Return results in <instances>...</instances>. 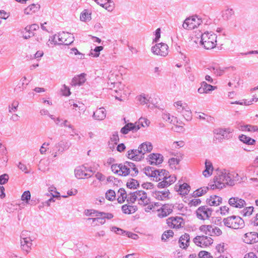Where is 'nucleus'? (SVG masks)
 Here are the masks:
<instances>
[{"label":"nucleus","instance_id":"1","mask_svg":"<svg viewBox=\"0 0 258 258\" xmlns=\"http://www.w3.org/2000/svg\"><path fill=\"white\" fill-rule=\"evenodd\" d=\"M84 214L88 217L92 218H88L87 220H92L93 226L99 225V224H104L106 221L105 219H110L113 218L112 214L101 212L94 209L86 210Z\"/></svg>","mask_w":258,"mask_h":258},{"label":"nucleus","instance_id":"2","mask_svg":"<svg viewBox=\"0 0 258 258\" xmlns=\"http://www.w3.org/2000/svg\"><path fill=\"white\" fill-rule=\"evenodd\" d=\"M128 203L137 202L141 206L145 207L150 203V199L144 190H137L131 193L128 199Z\"/></svg>","mask_w":258,"mask_h":258},{"label":"nucleus","instance_id":"3","mask_svg":"<svg viewBox=\"0 0 258 258\" xmlns=\"http://www.w3.org/2000/svg\"><path fill=\"white\" fill-rule=\"evenodd\" d=\"M217 39L216 34L212 32H205L201 35V43L206 49H212L217 45Z\"/></svg>","mask_w":258,"mask_h":258},{"label":"nucleus","instance_id":"4","mask_svg":"<svg viewBox=\"0 0 258 258\" xmlns=\"http://www.w3.org/2000/svg\"><path fill=\"white\" fill-rule=\"evenodd\" d=\"M134 167V164L130 162H125L124 164H114L111 165L112 171L120 176H126L130 173V169Z\"/></svg>","mask_w":258,"mask_h":258},{"label":"nucleus","instance_id":"5","mask_svg":"<svg viewBox=\"0 0 258 258\" xmlns=\"http://www.w3.org/2000/svg\"><path fill=\"white\" fill-rule=\"evenodd\" d=\"M223 222L226 226L234 229L242 228L244 223L243 220L240 217L235 215L224 219Z\"/></svg>","mask_w":258,"mask_h":258},{"label":"nucleus","instance_id":"6","mask_svg":"<svg viewBox=\"0 0 258 258\" xmlns=\"http://www.w3.org/2000/svg\"><path fill=\"white\" fill-rule=\"evenodd\" d=\"M199 229L202 233L211 236H219L222 234L220 228L210 224H203L200 226Z\"/></svg>","mask_w":258,"mask_h":258},{"label":"nucleus","instance_id":"7","mask_svg":"<svg viewBox=\"0 0 258 258\" xmlns=\"http://www.w3.org/2000/svg\"><path fill=\"white\" fill-rule=\"evenodd\" d=\"M202 23L201 18L193 15L187 18L183 22L182 27L184 29L190 30L198 28Z\"/></svg>","mask_w":258,"mask_h":258},{"label":"nucleus","instance_id":"8","mask_svg":"<svg viewBox=\"0 0 258 258\" xmlns=\"http://www.w3.org/2000/svg\"><path fill=\"white\" fill-rule=\"evenodd\" d=\"M213 210L207 206L199 207L196 211L197 218L201 221H206L212 217Z\"/></svg>","mask_w":258,"mask_h":258},{"label":"nucleus","instance_id":"9","mask_svg":"<svg viewBox=\"0 0 258 258\" xmlns=\"http://www.w3.org/2000/svg\"><path fill=\"white\" fill-rule=\"evenodd\" d=\"M73 37L71 34L62 32L55 34L53 37V41L55 44L58 45H69L73 41Z\"/></svg>","mask_w":258,"mask_h":258},{"label":"nucleus","instance_id":"10","mask_svg":"<svg viewBox=\"0 0 258 258\" xmlns=\"http://www.w3.org/2000/svg\"><path fill=\"white\" fill-rule=\"evenodd\" d=\"M166 224L168 226L172 229H179L184 225V221L182 217L175 216L167 219Z\"/></svg>","mask_w":258,"mask_h":258},{"label":"nucleus","instance_id":"11","mask_svg":"<svg viewBox=\"0 0 258 258\" xmlns=\"http://www.w3.org/2000/svg\"><path fill=\"white\" fill-rule=\"evenodd\" d=\"M163 118L173 124V126L172 127L176 132H179L184 125V123L182 121L178 120L176 117L173 116L170 117L169 114L164 113L163 115Z\"/></svg>","mask_w":258,"mask_h":258},{"label":"nucleus","instance_id":"12","mask_svg":"<svg viewBox=\"0 0 258 258\" xmlns=\"http://www.w3.org/2000/svg\"><path fill=\"white\" fill-rule=\"evenodd\" d=\"M195 244L201 247L209 246L213 243V239L206 235L197 236L194 239Z\"/></svg>","mask_w":258,"mask_h":258},{"label":"nucleus","instance_id":"13","mask_svg":"<svg viewBox=\"0 0 258 258\" xmlns=\"http://www.w3.org/2000/svg\"><path fill=\"white\" fill-rule=\"evenodd\" d=\"M242 241L246 244H252L258 242V233L248 231L242 236Z\"/></svg>","mask_w":258,"mask_h":258},{"label":"nucleus","instance_id":"14","mask_svg":"<svg viewBox=\"0 0 258 258\" xmlns=\"http://www.w3.org/2000/svg\"><path fill=\"white\" fill-rule=\"evenodd\" d=\"M173 206L171 204H164L157 210V215L160 218L165 217L173 212Z\"/></svg>","mask_w":258,"mask_h":258},{"label":"nucleus","instance_id":"15","mask_svg":"<svg viewBox=\"0 0 258 258\" xmlns=\"http://www.w3.org/2000/svg\"><path fill=\"white\" fill-rule=\"evenodd\" d=\"M152 50L156 55L165 56L168 53V46L165 43H161L153 46Z\"/></svg>","mask_w":258,"mask_h":258},{"label":"nucleus","instance_id":"16","mask_svg":"<svg viewBox=\"0 0 258 258\" xmlns=\"http://www.w3.org/2000/svg\"><path fill=\"white\" fill-rule=\"evenodd\" d=\"M228 204L232 207L237 209H241L246 206L244 200L237 197L230 198L228 200Z\"/></svg>","mask_w":258,"mask_h":258},{"label":"nucleus","instance_id":"17","mask_svg":"<svg viewBox=\"0 0 258 258\" xmlns=\"http://www.w3.org/2000/svg\"><path fill=\"white\" fill-rule=\"evenodd\" d=\"M76 176L79 179L88 178L91 176V170L86 168L85 166H82L77 168L75 171Z\"/></svg>","mask_w":258,"mask_h":258},{"label":"nucleus","instance_id":"18","mask_svg":"<svg viewBox=\"0 0 258 258\" xmlns=\"http://www.w3.org/2000/svg\"><path fill=\"white\" fill-rule=\"evenodd\" d=\"M225 175L220 174L215 177L214 181V184L210 185L211 189H215L216 188H221L224 186L225 182Z\"/></svg>","mask_w":258,"mask_h":258},{"label":"nucleus","instance_id":"19","mask_svg":"<svg viewBox=\"0 0 258 258\" xmlns=\"http://www.w3.org/2000/svg\"><path fill=\"white\" fill-rule=\"evenodd\" d=\"M152 194L157 200L166 201L170 199V193L168 189L162 191L155 190L152 192Z\"/></svg>","mask_w":258,"mask_h":258},{"label":"nucleus","instance_id":"20","mask_svg":"<svg viewBox=\"0 0 258 258\" xmlns=\"http://www.w3.org/2000/svg\"><path fill=\"white\" fill-rule=\"evenodd\" d=\"M176 180V177L174 175L169 174L162 181L158 183L157 186L159 188H164L173 184Z\"/></svg>","mask_w":258,"mask_h":258},{"label":"nucleus","instance_id":"21","mask_svg":"<svg viewBox=\"0 0 258 258\" xmlns=\"http://www.w3.org/2000/svg\"><path fill=\"white\" fill-rule=\"evenodd\" d=\"M163 157L160 154L152 153L148 156V161L151 165H159L162 163Z\"/></svg>","mask_w":258,"mask_h":258},{"label":"nucleus","instance_id":"22","mask_svg":"<svg viewBox=\"0 0 258 258\" xmlns=\"http://www.w3.org/2000/svg\"><path fill=\"white\" fill-rule=\"evenodd\" d=\"M122 86H123V89L121 87H117L116 86L113 87L114 91L118 93V96H116L115 97L119 100H122L123 99H124L125 97L130 93L128 88L125 87L123 85H122Z\"/></svg>","mask_w":258,"mask_h":258},{"label":"nucleus","instance_id":"23","mask_svg":"<svg viewBox=\"0 0 258 258\" xmlns=\"http://www.w3.org/2000/svg\"><path fill=\"white\" fill-rule=\"evenodd\" d=\"M207 205L210 206H218L222 202V198L217 195H211L206 201Z\"/></svg>","mask_w":258,"mask_h":258},{"label":"nucleus","instance_id":"24","mask_svg":"<svg viewBox=\"0 0 258 258\" xmlns=\"http://www.w3.org/2000/svg\"><path fill=\"white\" fill-rule=\"evenodd\" d=\"M127 157L128 159L134 161H140L142 158H143L139 149L137 150H130L128 151Z\"/></svg>","mask_w":258,"mask_h":258},{"label":"nucleus","instance_id":"25","mask_svg":"<svg viewBox=\"0 0 258 258\" xmlns=\"http://www.w3.org/2000/svg\"><path fill=\"white\" fill-rule=\"evenodd\" d=\"M140 128V126L137 124V122L135 123H129L121 129V132L123 134H126L130 131H137Z\"/></svg>","mask_w":258,"mask_h":258},{"label":"nucleus","instance_id":"26","mask_svg":"<svg viewBox=\"0 0 258 258\" xmlns=\"http://www.w3.org/2000/svg\"><path fill=\"white\" fill-rule=\"evenodd\" d=\"M118 76L113 72H110L109 75V82L108 84H110L113 85V87H115V86L117 87H121L122 89H123V86L122 84L119 82L117 80Z\"/></svg>","mask_w":258,"mask_h":258},{"label":"nucleus","instance_id":"27","mask_svg":"<svg viewBox=\"0 0 258 258\" xmlns=\"http://www.w3.org/2000/svg\"><path fill=\"white\" fill-rule=\"evenodd\" d=\"M189 235L187 233L182 234L179 238V244L180 248H185L189 245Z\"/></svg>","mask_w":258,"mask_h":258},{"label":"nucleus","instance_id":"28","mask_svg":"<svg viewBox=\"0 0 258 258\" xmlns=\"http://www.w3.org/2000/svg\"><path fill=\"white\" fill-rule=\"evenodd\" d=\"M140 153L143 156L146 153L150 152L153 149V146L150 142H145L142 144L138 148Z\"/></svg>","mask_w":258,"mask_h":258},{"label":"nucleus","instance_id":"29","mask_svg":"<svg viewBox=\"0 0 258 258\" xmlns=\"http://www.w3.org/2000/svg\"><path fill=\"white\" fill-rule=\"evenodd\" d=\"M86 74H82L80 75L75 76L72 81V85L76 86L81 85L84 84L86 81Z\"/></svg>","mask_w":258,"mask_h":258},{"label":"nucleus","instance_id":"30","mask_svg":"<svg viewBox=\"0 0 258 258\" xmlns=\"http://www.w3.org/2000/svg\"><path fill=\"white\" fill-rule=\"evenodd\" d=\"M215 89H216V87L208 84L207 83L203 82L201 84V87L198 89V92L201 94L207 93Z\"/></svg>","mask_w":258,"mask_h":258},{"label":"nucleus","instance_id":"31","mask_svg":"<svg viewBox=\"0 0 258 258\" xmlns=\"http://www.w3.org/2000/svg\"><path fill=\"white\" fill-rule=\"evenodd\" d=\"M230 133L229 129L217 128L214 131L215 138L218 140L223 139Z\"/></svg>","mask_w":258,"mask_h":258},{"label":"nucleus","instance_id":"32","mask_svg":"<svg viewBox=\"0 0 258 258\" xmlns=\"http://www.w3.org/2000/svg\"><path fill=\"white\" fill-rule=\"evenodd\" d=\"M93 117L99 120L104 119L106 117V110L104 108L101 107L97 109L94 113Z\"/></svg>","mask_w":258,"mask_h":258},{"label":"nucleus","instance_id":"33","mask_svg":"<svg viewBox=\"0 0 258 258\" xmlns=\"http://www.w3.org/2000/svg\"><path fill=\"white\" fill-rule=\"evenodd\" d=\"M205 169L203 172V174L205 177L211 176L213 171L212 164L209 161L206 160L205 163Z\"/></svg>","mask_w":258,"mask_h":258},{"label":"nucleus","instance_id":"34","mask_svg":"<svg viewBox=\"0 0 258 258\" xmlns=\"http://www.w3.org/2000/svg\"><path fill=\"white\" fill-rule=\"evenodd\" d=\"M40 9L38 4H31L28 6L25 10L24 13L26 15H32L37 12Z\"/></svg>","mask_w":258,"mask_h":258},{"label":"nucleus","instance_id":"35","mask_svg":"<svg viewBox=\"0 0 258 258\" xmlns=\"http://www.w3.org/2000/svg\"><path fill=\"white\" fill-rule=\"evenodd\" d=\"M6 149L0 144V165H5L8 161Z\"/></svg>","mask_w":258,"mask_h":258},{"label":"nucleus","instance_id":"36","mask_svg":"<svg viewBox=\"0 0 258 258\" xmlns=\"http://www.w3.org/2000/svg\"><path fill=\"white\" fill-rule=\"evenodd\" d=\"M156 176L155 177L158 181H162L169 174L168 171L165 169L156 170Z\"/></svg>","mask_w":258,"mask_h":258},{"label":"nucleus","instance_id":"37","mask_svg":"<svg viewBox=\"0 0 258 258\" xmlns=\"http://www.w3.org/2000/svg\"><path fill=\"white\" fill-rule=\"evenodd\" d=\"M137 207L129 205H124L122 207V210L124 214H131L137 211Z\"/></svg>","mask_w":258,"mask_h":258},{"label":"nucleus","instance_id":"38","mask_svg":"<svg viewBox=\"0 0 258 258\" xmlns=\"http://www.w3.org/2000/svg\"><path fill=\"white\" fill-rule=\"evenodd\" d=\"M31 241L32 240L31 239H28V240H21V246L24 251H25L26 252H28L30 251L32 245Z\"/></svg>","mask_w":258,"mask_h":258},{"label":"nucleus","instance_id":"39","mask_svg":"<svg viewBox=\"0 0 258 258\" xmlns=\"http://www.w3.org/2000/svg\"><path fill=\"white\" fill-rule=\"evenodd\" d=\"M190 188V186L188 184L184 183L180 185L178 191L180 195L185 196L188 194Z\"/></svg>","mask_w":258,"mask_h":258},{"label":"nucleus","instance_id":"40","mask_svg":"<svg viewBox=\"0 0 258 258\" xmlns=\"http://www.w3.org/2000/svg\"><path fill=\"white\" fill-rule=\"evenodd\" d=\"M174 106L179 113L182 112V111L186 109V107L188 106L186 103H182L181 101L174 102Z\"/></svg>","mask_w":258,"mask_h":258},{"label":"nucleus","instance_id":"41","mask_svg":"<svg viewBox=\"0 0 258 258\" xmlns=\"http://www.w3.org/2000/svg\"><path fill=\"white\" fill-rule=\"evenodd\" d=\"M126 185L130 189H135L139 186V183L138 180L133 178H130L126 182Z\"/></svg>","mask_w":258,"mask_h":258},{"label":"nucleus","instance_id":"42","mask_svg":"<svg viewBox=\"0 0 258 258\" xmlns=\"http://www.w3.org/2000/svg\"><path fill=\"white\" fill-rule=\"evenodd\" d=\"M180 162V159L177 158H171L168 160V164L171 168L176 169L178 168V166Z\"/></svg>","mask_w":258,"mask_h":258},{"label":"nucleus","instance_id":"43","mask_svg":"<svg viewBox=\"0 0 258 258\" xmlns=\"http://www.w3.org/2000/svg\"><path fill=\"white\" fill-rule=\"evenodd\" d=\"M91 13L87 10H84L80 15V19L82 21H90L91 19Z\"/></svg>","mask_w":258,"mask_h":258},{"label":"nucleus","instance_id":"44","mask_svg":"<svg viewBox=\"0 0 258 258\" xmlns=\"http://www.w3.org/2000/svg\"><path fill=\"white\" fill-rule=\"evenodd\" d=\"M156 170L150 166L144 168V173L149 177H154L156 176Z\"/></svg>","mask_w":258,"mask_h":258},{"label":"nucleus","instance_id":"45","mask_svg":"<svg viewBox=\"0 0 258 258\" xmlns=\"http://www.w3.org/2000/svg\"><path fill=\"white\" fill-rule=\"evenodd\" d=\"M197 117L200 120H207L208 121H213L214 118L208 116L204 113L196 112Z\"/></svg>","mask_w":258,"mask_h":258},{"label":"nucleus","instance_id":"46","mask_svg":"<svg viewBox=\"0 0 258 258\" xmlns=\"http://www.w3.org/2000/svg\"><path fill=\"white\" fill-rule=\"evenodd\" d=\"M239 139L241 141L243 142L244 143L247 144L248 145H252L255 142V140L247 137L245 135H242L239 137Z\"/></svg>","mask_w":258,"mask_h":258},{"label":"nucleus","instance_id":"47","mask_svg":"<svg viewBox=\"0 0 258 258\" xmlns=\"http://www.w3.org/2000/svg\"><path fill=\"white\" fill-rule=\"evenodd\" d=\"M126 197V194L124 190H118L117 193V201L118 203H122L124 202Z\"/></svg>","mask_w":258,"mask_h":258},{"label":"nucleus","instance_id":"48","mask_svg":"<svg viewBox=\"0 0 258 258\" xmlns=\"http://www.w3.org/2000/svg\"><path fill=\"white\" fill-rule=\"evenodd\" d=\"M241 130L244 131L256 132L258 131V126L251 125H245L241 126Z\"/></svg>","mask_w":258,"mask_h":258},{"label":"nucleus","instance_id":"49","mask_svg":"<svg viewBox=\"0 0 258 258\" xmlns=\"http://www.w3.org/2000/svg\"><path fill=\"white\" fill-rule=\"evenodd\" d=\"M180 113L182 114L183 116L187 120H189L192 118L191 112L188 106H187L186 109H185L183 111H182V112H181Z\"/></svg>","mask_w":258,"mask_h":258},{"label":"nucleus","instance_id":"50","mask_svg":"<svg viewBox=\"0 0 258 258\" xmlns=\"http://www.w3.org/2000/svg\"><path fill=\"white\" fill-rule=\"evenodd\" d=\"M201 200L197 198H194L190 200H189L188 205L189 207H195L201 204Z\"/></svg>","mask_w":258,"mask_h":258},{"label":"nucleus","instance_id":"51","mask_svg":"<svg viewBox=\"0 0 258 258\" xmlns=\"http://www.w3.org/2000/svg\"><path fill=\"white\" fill-rule=\"evenodd\" d=\"M174 232L172 230H168L165 231L162 235V239L167 240L173 236Z\"/></svg>","mask_w":258,"mask_h":258},{"label":"nucleus","instance_id":"52","mask_svg":"<svg viewBox=\"0 0 258 258\" xmlns=\"http://www.w3.org/2000/svg\"><path fill=\"white\" fill-rule=\"evenodd\" d=\"M145 210L147 212H150L151 211L155 212L158 210V205L157 204H151L150 203L146 206Z\"/></svg>","mask_w":258,"mask_h":258},{"label":"nucleus","instance_id":"53","mask_svg":"<svg viewBox=\"0 0 258 258\" xmlns=\"http://www.w3.org/2000/svg\"><path fill=\"white\" fill-rule=\"evenodd\" d=\"M105 232L104 230H101L96 232L94 235V240L95 241H101L102 237L105 236Z\"/></svg>","mask_w":258,"mask_h":258},{"label":"nucleus","instance_id":"54","mask_svg":"<svg viewBox=\"0 0 258 258\" xmlns=\"http://www.w3.org/2000/svg\"><path fill=\"white\" fill-rule=\"evenodd\" d=\"M219 211L221 215L226 216L229 214L230 209L227 206L224 205L219 208Z\"/></svg>","mask_w":258,"mask_h":258},{"label":"nucleus","instance_id":"55","mask_svg":"<svg viewBox=\"0 0 258 258\" xmlns=\"http://www.w3.org/2000/svg\"><path fill=\"white\" fill-rule=\"evenodd\" d=\"M31 198V194L29 190L25 191L21 196V200L28 204Z\"/></svg>","mask_w":258,"mask_h":258},{"label":"nucleus","instance_id":"56","mask_svg":"<svg viewBox=\"0 0 258 258\" xmlns=\"http://www.w3.org/2000/svg\"><path fill=\"white\" fill-rule=\"evenodd\" d=\"M116 195L115 191L109 189L106 192V198L109 201H113L115 199Z\"/></svg>","mask_w":258,"mask_h":258},{"label":"nucleus","instance_id":"57","mask_svg":"<svg viewBox=\"0 0 258 258\" xmlns=\"http://www.w3.org/2000/svg\"><path fill=\"white\" fill-rule=\"evenodd\" d=\"M150 123V122L148 119L146 118H140L137 124H139L140 126L141 125V126L143 127H145L148 126Z\"/></svg>","mask_w":258,"mask_h":258},{"label":"nucleus","instance_id":"58","mask_svg":"<svg viewBox=\"0 0 258 258\" xmlns=\"http://www.w3.org/2000/svg\"><path fill=\"white\" fill-rule=\"evenodd\" d=\"M208 189V187L206 188H200L195 191L194 194L195 195L198 197L202 196L203 195L205 194Z\"/></svg>","mask_w":258,"mask_h":258},{"label":"nucleus","instance_id":"59","mask_svg":"<svg viewBox=\"0 0 258 258\" xmlns=\"http://www.w3.org/2000/svg\"><path fill=\"white\" fill-rule=\"evenodd\" d=\"M102 7L108 11H111L114 8V4L110 0H108V2L105 3L104 7Z\"/></svg>","mask_w":258,"mask_h":258},{"label":"nucleus","instance_id":"60","mask_svg":"<svg viewBox=\"0 0 258 258\" xmlns=\"http://www.w3.org/2000/svg\"><path fill=\"white\" fill-rule=\"evenodd\" d=\"M253 212V207H248L245 208L243 211V215L244 216H250Z\"/></svg>","mask_w":258,"mask_h":258},{"label":"nucleus","instance_id":"61","mask_svg":"<svg viewBox=\"0 0 258 258\" xmlns=\"http://www.w3.org/2000/svg\"><path fill=\"white\" fill-rule=\"evenodd\" d=\"M199 256L200 258H213L211 254L206 251H200L199 253Z\"/></svg>","mask_w":258,"mask_h":258},{"label":"nucleus","instance_id":"62","mask_svg":"<svg viewBox=\"0 0 258 258\" xmlns=\"http://www.w3.org/2000/svg\"><path fill=\"white\" fill-rule=\"evenodd\" d=\"M9 180V175L4 174L0 176V184H4L7 182Z\"/></svg>","mask_w":258,"mask_h":258},{"label":"nucleus","instance_id":"63","mask_svg":"<svg viewBox=\"0 0 258 258\" xmlns=\"http://www.w3.org/2000/svg\"><path fill=\"white\" fill-rule=\"evenodd\" d=\"M62 93L64 96H69L71 94V92L69 88L67 87L66 85H63L61 89Z\"/></svg>","mask_w":258,"mask_h":258},{"label":"nucleus","instance_id":"64","mask_svg":"<svg viewBox=\"0 0 258 258\" xmlns=\"http://www.w3.org/2000/svg\"><path fill=\"white\" fill-rule=\"evenodd\" d=\"M138 100L140 102L141 104H145L147 103L148 101H149V99H148L145 96V95H141L138 97Z\"/></svg>","mask_w":258,"mask_h":258}]
</instances>
